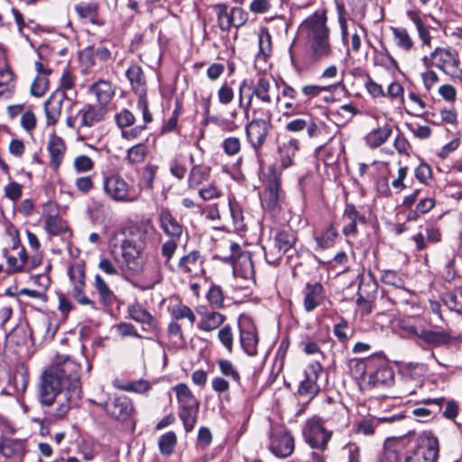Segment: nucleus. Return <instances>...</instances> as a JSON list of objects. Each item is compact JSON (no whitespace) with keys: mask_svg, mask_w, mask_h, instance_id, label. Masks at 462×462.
I'll return each mask as SVG.
<instances>
[{"mask_svg":"<svg viewBox=\"0 0 462 462\" xmlns=\"http://www.w3.org/2000/svg\"><path fill=\"white\" fill-rule=\"evenodd\" d=\"M92 91L95 93L100 106L106 105L112 99L115 90L110 82L99 80L92 86Z\"/></svg>","mask_w":462,"mask_h":462,"instance_id":"obj_55","label":"nucleus"},{"mask_svg":"<svg viewBox=\"0 0 462 462\" xmlns=\"http://www.w3.org/2000/svg\"><path fill=\"white\" fill-rule=\"evenodd\" d=\"M198 196L204 201H212L220 199L223 196V190L215 181L210 180L208 183L201 186L197 189Z\"/></svg>","mask_w":462,"mask_h":462,"instance_id":"obj_60","label":"nucleus"},{"mask_svg":"<svg viewBox=\"0 0 462 462\" xmlns=\"http://www.w3.org/2000/svg\"><path fill=\"white\" fill-rule=\"evenodd\" d=\"M304 204L318 199L321 193V180L319 174L308 171L299 180Z\"/></svg>","mask_w":462,"mask_h":462,"instance_id":"obj_23","label":"nucleus"},{"mask_svg":"<svg viewBox=\"0 0 462 462\" xmlns=\"http://www.w3.org/2000/svg\"><path fill=\"white\" fill-rule=\"evenodd\" d=\"M205 256L199 249H194L182 255L177 263V270L180 273L196 278L206 273L204 268Z\"/></svg>","mask_w":462,"mask_h":462,"instance_id":"obj_16","label":"nucleus"},{"mask_svg":"<svg viewBox=\"0 0 462 462\" xmlns=\"http://www.w3.org/2000/svg\"><path fill=\"white\" fill-rule=\"evenodd\" d=\"M228 248L230 254L227 255L214 254L213 259L219 260L223 263L232 265L236 268V264L243 262L247 264L250 271L253 273L254 263L248 252L242 250L241 245L236 242H229Z\"/></svg>","mask_w":462,"mask_h":462,"instance_id":"obj_27","label":"nucleus"},{"mask_svg":"<svg viewBox=\"0 0 462 462\" xmlns=\"http://www.w3.org/2000/svg\"><path fill=\"white\" fill-rule=\"evenodd\" d=\"M302 295L304 310L312 312L324 302L326 291L321 282H309L302 290Z\"/></svg>","mask_w":462,"mask_h":462,"instance_id":"obj_22","label":"nucleus"},{"mask_svg":"<svg viewBox=\"0 0 462 462\" xmlns=\"http://www.w3.org/2000/svg\"><path fill=\"white\" fill-rule=\"evenodd\" d=\"M421 61L427 69L436 67L452 78L457 76L460 66L458 51L450 47H436L430 55H425Z\"/></svg>","mask_w":462,"mask_h":462,"instance_id":"obj_8","label":"nucleus"},{"mask_svg":"<svg viewBox=\"0 0 462 462\" xmlns=\"http://www.w3.org/2000/svg\"><path fill=\"white\" fill-rule=\"evenodd\" d=\"M441 300L449 310L462 317V285L443 293Z\"/></svg>","mask_w":462,"mask_h":462,"instance_id":"obj_53","label":"nucleus"},{"mask_svg":"<svg viewBox=\"0 0 462 462\" xmlns=\"http://www.w3.org/2000/svg\"><path fill=\"white\" fill-rule=\"evenodd\" d=\"M94 286L99 294L100 303L105 307H110L113 302L114 293L101 275L96 274Z\"/></svg>","mask_w":462,"mask_h":462,"instance_id":"obj_62","label":"nucleus"},{"mask_svg":"<svg viewBox=\"0 0 462 462\" xmlns=\"http://www.w3.org/2000/svg\"><path fill=\"white\" fill-rule=\"evenodd\" d=\"M178 438L174 431L170 430L160 436L158 439V447L162 455L170 457L176 448Z\"/></svg>","mask_w":462,"mask_h":462,"instance_id":"obj_57","label":"nucleus"},{"mask_svg":"<svg viewBox=\"0 0 462 462\" xmlns=\"http://www.w3.org/2000/svg\"><path fill=\"white\" fill-rule=\"evenodd\" d=\"M69 276L73 285V296L81 304H88L90 300L82 295L85 285V272L80 263H74L69 269Z\"/></svg>","mask_w":462,"mask_h":462,"instance_id":"obj_33","label":"nucleus"},{"mask_svg":"<svg viewBox=\"0 0 462 462\" xmlns=\"http://www.w3.org/2000/svg\"><path fill=\"white\" fill-rule=\"evenodd\" d=\"M268 437V449L276 457L286 458L294 452V437L284 424L271 425Z\"/></svg>","mask_w":462,"mask_h":462,"instance_id":"obj_11","label":"nucleus"},{"mask_svg":"<svg viewBox=\"0 0 462 462\" xmlns=\"http://www.w3.org/2000/svg\"><path fill=\"white\" fill-rule=\"evenodd\" d=\"M339 238L337 217H333L322 230L316 233L314 236L318 247L322 250L332 248Z\"/></svg>","mask_w":462,"mask_h":462,"instance_id":"obj_28","label":"nucleus"},{"mask_svg":"<svg viewBox=\"0 0 462 462\" xmlns=\"http://www.w3.org/2000/svg\"><path fill=\"white\" fill-rule=\"evenodd\" d=\"M393 41L397 48L409 53L415 49V42L405 27H391Z\"/></svg>","mask_w":462,"mask_h":462,"instance_id":"obj_48","label":"nucleus"},{"mask_svg":"<svg viewBox=\"0 0 462 462\" xmlns=\"http://www.w3.org/2000/svg\"><path fill=\"white\" fill-rule=\"evenodd\" d=\"M374 64L383 68L386 70L400 69L399 63L396 59L391 54L385 44L381 42V50L374 48Z\"/></svg>","mask_w":462,"mask_h":462,"instance_id":"obj_42","label":"nucleus"},{"mask_svg":"<svg viewBox=\"0 0 462 462\" xmlns=\"http://www.w3.org/2000/svg\"><path fill=\"white\" fill-rule=\"evenodd\" d=\"M139 195L140 190L129 186L123 179L117 177V201L133 202Z\"/></svg>","mask_w":462,"mask_h":462,"instance_id":"obj_64","label":"nucleus"},{"mask_svg":"<svg viewBox=\"0 0 462 462\" xmlns=\"http://www.w3.org/2000/svg\"><path fill=\"white\" fill-rule=\"evenodd\" d=\"M406 15L409 20L413 23L418 37L421 42L422 46L430 47L432 43V36L430 31H437L428 23V16L422 14L419 10H408Z\"/></svg>","mask_w":462,"mask_h":462,"instance_id":"obj_24","label":"nucleus"},{"mask_svg":"<svg viewBox=\"0 0 462 462\" xmlns=\"http://www.w3.org/2000/svg\"><path fill=\"white\" fill-rule=\"evenodd\" d=\"M415 293L407 289L405 285L401 286V288L381 290V300L386 304L387 310L398 305L413 306L415 305Z\"/></svg>","mask_w":462,"mask_h":462,"instance_id":"obj_17","label":"nucleus"},{"mask_svg":"<svg viewBox=\"0 0 462 462\" xmlns=\"http://www.w3.org/2000/svg\"><path fill=\"white\" fill-rule=\"evenodd\" d=\"M211 9L217 16V25L224 32H230L229 6L226 3L209 5L207 10Z\"/></svg>","mask_w":462,"mask_h":462,"instance_id":"obj_52","label":"nucleus"},{"mask_svg":"<svg viewBox=\"0 0 462 462\" xmlns=\"http://www.w3.org/2000/svg\"><path fill=\"white\" fill-rule=\"evenodd\" d=\"M300 150V140L295 137L278 142L276 152L280 168L286 170L295 165V157Z\"/></svg>","mask_w":462,"mask_h":462,"instance_id":"obj_20","label":"nucleus"},{"mask_svg":"<svg viewBox=\"0 0 462 462\" xmlns=\"http://www.w3.org/2000/svg\"><path fill=\"white\" fill-rule=\"evenodd\" d=\"M445 397L427 398L420 402L424 405H435L436 409H429L427 407H418L412 410L411 413L418 418L420 422H428L435 419L442 410Z\"/></svg>","mask_w":462,"mask_h":462,"instance_id":"obj_34","label":"nucleus"},{"mask_svg":"<svg viewBox=\"0 0 462 462\" xmlns=\"http://www.w3.org/2000/svg\"><path fill=\"white\" fill-rule=\"evenodd\" d=\"M228 208L232 219V226L236 232L246 231L247 226L245 221L244 209L242 205L234 196L228 197Z\"/></svg>","mask_w":462,"mask_h":462,"instance_id":"obj_40","label":"nucleus"},{"mask_svg":"<svg viewBox=\"0 0 462 462\" xmlns=\"http://www.w3.org/2000/svg\"><path fill=\"white\" fill-rule=\"evenodd\" d=\"M190 168L187 178V189L197 190L212 179V167L205 163H195L194 156L189 155Z\"/></svg>","mask_w":462,"mask_h":462,"instance_id":"obj_18","label":"nucleus"},{"mask_svg":"<svg viewBox=\"0 0 462 462\" xmlns=\"http://www.w3.org/2000/svg\"><path fill=\"white\" fill-rule=\"evenodd\" d=\"M47 150L51 156V164L54 169H58L64 158L66 145L61 137L55 134L51 135L47 145Z\"/></svg>","mask_w":462,"mask_h":462,"instance_id":"obj_39","label":"nucleus"},{"mask_svg":"<svg viewBox=\"0 0 462 462\" xmlns=\"http://www.w3.org/2000/svg\"><path fill=\"white\" fill-rule=\"evenodd\" d=\"M439 454V441L431 432L394 438L385 448L389 462H437Z\"/></svg>","mask_w":462,"mask_h":462,"instance_id":"obj_2","label":"nucleus"},{"mask_svg":"<svg viewBox=\"0 0 462 462\" xmlns=\"http://www.w3.org/2000/svg\"><path fill=\"white\" fill-rule=\"evenodd\" d=\"M340 86H343V80H340L337 83L328 85V86H320L316 84H306L303 85L300 88V92L304 97L303 104H309L310 101L319 97L322 92H333Z\"/></svg>","mask_w":462,"mask_h":462,"instance_id":"obj_46","label":"nucleus"},{"mask_svg":"<svg viewBox=\"0 0 462 462\" xmlns=\"http://www.w3.org/2000/svg\"><path fill=\"white\" fill-rule=\"evenodd\" d=\"M281 84L282 87V90L281 93L282 97L284 98H288L290 100L288 102H285V104H284L285 112L283 113L284 116L289 117V116L298 114V112L300 108V103L293 102L297 99L299 94H298V91L285 80L282 79Z\"/></svg>","mask_w":462,"mask_h":462,"instance_id":"obj_44","label":"nucleus"},{"mask_svg":"<svg viewBox=\"0 0 462 462\" xmlns=\"http://www.w3.org/2000/svg\"><path fill=\"white\" fill-rule=\"evenodd\" d=\"M323 366L319 361L310 363L304 370V379L298 385L297 393L300 396L314 399L321 392V386L318 383Z\"/></svg>","mask_w":462,"mask_h":462,"instance_id":"obj_13","label":"nucleus"},{"mask_svg":"<svg viewBox=\"0 0 462 462\" xmlns=\"http://www.w3.org/2000/svg\"><path fill=\"white\" fill-rule=\"evenodd\" d=\"M176 393L179 408L193 407L194 405H200L199 401L195 397L192 391L184 383H180L172 387Z\"/></svg>","mask_w":462,"mask_h":462,"instance_id":"obj_49","label":"nucleus"},{"mask_svg":"<svg viewBox=\"0 0 462 462\" xmlns=\"http://www.w3.org/2000/svg\"><path fill=\"white\" fill-rule=\"evenodd\" d=\"M324 424L328 423L332 427H341L345 421L346 406L343 402L327 396L322 404Z\"/></svg>","mask_w":462,"mask_h":462,"instance_id":"obj_19","label":"nucleus"},{"mask_svg":"<svg viewBox=\"0 0 462 462\" xmlns=\"http://www.w3.org/2000/svg\"><path fill=\"white\" fill-rule=\"evenodd\" d=\"M200 405L179 408L178 416L186 433H190L198 422Z\"/></svg>","mask_w":462,"mask_h":462,"instance_id":"obj_50","label":"nucleus"},{"mask_svg":"<svg viewBox=\"0 0 462 462\" xmlns=\"http://www.w3.org/2000/svg\"><path fill=\"white\" fill-rule=\"evenodd\" d=\"M25 453V442L22 439H5L0 443V455L7 459L23 462Z\"/></svg>","mask_w":462,"mask_h":462,"instance_id":"obj_32","label":"nucleus"},{"mask_svg":"<svg viewBox=\"0 0 462 462\" xmlns=\"http://www.w3.org/2000/svg\"><path fill=\"white\" fill-rule=\"evenodd\" d=\"M332 342L333 339L331 338L328 329L325 332H317L314 337L306 335L300 343V346L306 355L312 356L316 354H322L320 345H326Z\"/></svg>","mask_w":462,"mask_h":462,"instance_id":"obj_30","label":"nucleus"},{"mask_svg":"<svg viewBox=\"0 0 462 462\" xmlns=\"http://www.w3.org/2000/svg\"><path fill=\"white\" fill-rule=\"evenodd\" d=\"M301 26L312 59L319 61L329 58L333 54V48L330 43V28L328 26V10H316L303 21Z\"/></svg>","mask_w":462,"mask_h":462,"instance_id":"obj_4","label":"nucleus"},{"mask_svg":"<svg viewBox=\"0 0 462 462\" xmlns=\"http://www.w3.org/2000/svg\"><path fill=\"white\" fill-rule=\"evenodd\" d=\"M393 134V127L390 124H384L370 131L365 136V144L370 148H377L385 143Z\"/></svg>","mask_w":462,"mask_h":462,"instance_id":"obj_38","label":"nucleus"},{"mask_svg":"<svg viewBox=\"0 0 462 462\" xmlns=\"http://www.w3.org/2000/svg\"><path fill=\"white\" fill-rule=\"evenodd\" d=\"M393 382L394 372L388 360L381 355H374L367 384L370 387L390 386Z\"/></svg>","mask_w":462,"mask_h":462,"instance_id":"obj_12","label":"nucleus"},{"mask_svg":"<svg viewBox=\"0 0 462 462\" xmlns=\"http://www.w3.org/2000/svg\"><path fill=\"white\" fill-rule=\"evenodd\" d=\"M239 339L241 347L249 356H255L258 354L259 336L258 330L253 319L242 316L238 322Z\"/></svg>","mask_w":462,"mask_h":462,"instance_id":"obj_14","label":"nucleus"},{"mask_svg":"<svg viewBox=\"0 0 462 462\" xmlns=\"http://www.w3.org/2000/svg\"><path fill=\"white\" fill-rule=\"evenodd\" d=\"M145 244H126L121 242V251L124 263L131 271H138L142 266L141 255Z\"/></svg>","mask_w":462,"mask_h":462,"instance_id":"obj_29","label":"nucleus"},{"mask_svg":"<svg viewBox=\"0 0 462 462\" xmlns=\"http://www.w3.org/2000/svg\"><path fill=\"white\" fill-rule=\"evenodd\" d=\"M125 76L136 95H146V80L140 66H130L125 71Z\"/></svg>","mask_w":462,"mask_h":462,"instance_id":"obj_41","label":"nucleus"},{"mask_svg":"<svg viewBox=\"0 0 462 462\" xmlns=\"http://www.w3.org/2000/svg\"><path fill=\"white\" fill-rule=\"evenodd\" d=\"M15 90L14 75L8 67L0 69V97L9 99Z\"/></svg>","mask_w":462,"mask_h":462,"instance_id":"obj_51","label":"nucleus"},{"mask_svg":"<svg viewBox=\"0 0 462 462\" xmlns=\"http://www.w3.org/2000/svg\"><path fill=\"white\" fill-rule=\"evenodd\" d=\"M259 51L255 56L256 60L266 61L272 54V36L267 28H263L258 34Z\"/></svg>","mask_w":462,"mask_h":462,"instance_id":"obj_56","label":"nucleus"},{"mask_svg":"<svg viewBox=\"0 0 462 462\" xmlns=\"http://www.w3.org/2000/svg\"><path fill=\"white\" fill-rule=\"evenodd\" d=\"M127 311L132 319L148 325L152 328H157V319L139 303L130 304L127 308Z\"/></svg>","mask_w":462,"mask_h":462,"instance_id":"obj_47","label":"nucleus"},{"mask_svg":"<svg viewBox=\"0 0 462 462\" xmlns=\"http://www.w3.org/2000/svg\"><path fill=\"white\" fill-rule=\"evenodd\" d=\"M374 356L364 359H354L351 361V372L364 381L368 380L370 367L373 365Z\"/></svg>","mask_w":462,"mask_h":462,"instance_id":"obj_63","label":"nucleus"},{"mask_svg":"<svg viewBox=\"0 0 462 462\" xmlns=\"http://www.w3.org/2000/svg\"><path fill=\"white\" fill-rule=\"evenodd\" d=\"M80 366L67 357L56 362L41 375L38 398L46 420H63L81 396Z\"/></svg>","mask_w":462,"mask_h":462,"instance_id":"obj_1","label":"nucleus"},{"mask_svg":"<svg viewBox=\"0 0 462 462\" xmlns=\"http://www.w3.org/2000/svg\"><path fill=\"white\" fill-rule=\"evenodd\" d=\"M159 227L168 236V240L161 246V254L164 258L165 266L171 268L173 258L182 236L184 226L177 219L168 207H161L158 212Z\"/></svg>","mask_w":462,"mask_h":462,"instance_id":"obj_7","label":"nucleus"},{"mask_svg":"<svg viewBox=\"0 0 462 462\" xmlns=\"http://www.w3.org/2000/svg\"><path fill=\"white\" fill-rule=\"evenodd\" d=\"M272 127L271 120L263 118H253L245 125L246 142L260 163L263 161V149Z\"/></svg>","mask_w":462,"mask_h":462,"instance_id":"obj_10","label":"nucleus"},{"mask_svg":"<svg viewBox=\"0 0 462 462\" xmlns=\"http://www.w3.org/2000/svg\"><path fill=\"white\" fill-rule=\"evenodd\" d=\"M171 300H175L176 301L175 303H171L168 306V311L172 319L177 321L182 319H187L190 324H194L196 321V315L193 310L189 306L183 304L179 296H173Z\"/></svg>","mask_w":462,"mask_h":462,"instance_id":"obj_43","label":"nucleus"},{"mask_svg":"<svg viewBox=\"0 0 462 462\" xmlns=\"http://www.w3.org/2000/svg\"><path fill=\"white\" fill-rule=\"evenodd\" d=\"M342 217L348 221L342 228V234L346 237H356L359 234L357 225L367 223L365 215L358 211L354 203H346Z\"/></svg>","mask_w":462,"mask_h":462,"instance_id":"obj_21","label":"nucleus"},{"mask_svg":"<svg viewBox=\"0 0 462 462\" xmlns=\"http://www.w3.org/2000/svg\"><path fill=\"white\" fill-rule=\"evenodd\" d=\"M66 103L68 107L72 106V100L66 97V93L56 91L45 102L44 110L48 125H55L59 120L63 103Z\"/></svg>","mask_w":462,"mask_h":462,"instance_id":"obj_25","label":"nucleus"},{"mask_svg":"<svg viewBox=\"0 0 462 462\" xmlns=\"http://www.w3.org/2000/svg\"><path fill=\"white\" fill-rule=\"evenodd\" d=\"M337 16L345 13L346 19L358 25L366 33V28L361 23L366 15L365 0H334Z\"/></svg>","mask_w":462,"mask_h":462,"instance_id":"obj_15","label":"nucleus"},{"mask_svg":"<svg viewBox=\"0 0 462 462\" xmlns=\"http://www.w3.org/2000/svg\"><path fill=\"white\" fill-rule=\"evenodd\" d=\"M272 77L265 73L257 75L256 80L253 79L252 94L258 100L264 104H271L273 101L271 96Z\"/></svg>","mask_w":462,"mask_h":462,"instance_id":"obj_35","label":"nucleus"},{"mask_svg":"<svg viewBox=\"0 0 462 462\" xmlns=\"http://www.w3.org/2000/svg\"><path fill=\"white\" fill-rule=\"evenodd\" d=\"M117 233H120L124 238L121 242L126 244H145L146 232L138 223L128 222L122 226Z\"/></svg>","mask_w":462,"mask_h":462,"instance_id":"obj_37","label":"nucleus"},{"mask_svg":"<svg viewBox=\"0 0 462 462\" xmlns=\"http://www.w3.org/2000/svg\"><path fill=\"white\" fill-rule=\"evenodd\" d=\"M285 201L286 191L282 188V173L273 165L268 169L260 194L261 207L265 214L274 217L282 211Z\"/></svg>","mask_w":462,"mask_h":462,"instance_id":"obj_6","label":"nucleus"},{"mask_svg":"<svg viewBox=\"0 0 462 462\" xmlns=\"http://www.w3.org/2000/svg\"><path fill=\"white\" fill-rule=\"evenodd\" d=\"M218 310H209L208 307H199L197 309L200 319L197 324V328L205 332L213 331L220 328L226 321V315L217 311Z\"/></svg>","mask_w":462,"mask_h":462,"instance_id":"obj_26","label":"nucleus"},{"mask_svg":"<svg viewBox=\"0 0 462 462\" xmlns=\"http://www.w3.org/2000/svg\"><path fill=\"white\" fill-rule=\"evenodd\" d=\"M117 420H122L126 427H133L134 421L131 418L134 411L132 401L126 396H117Z\"/></svg>","mask_w":462,"mask_h":462,"instance_id":"obj_54","label":"nucleus"},{"mask_svg":"<svg viewBox=\"0 0 462 462\" xmlns=\"http://www.w3.org/2000/svg\"><path fill=\"white\" fill-rule=\"evenodd\" d=\"M252 87L253 79H245L239 83L238 88V106L244 110L246 118L249 116L254 98Z\"/></svg>","mask_w":462,"mask_h":462,"instance_id":"obj_45","label":"nucleus"},{"mask_svg":"<svg viewBox=\"0 0 462 462\" xmlns=\"http://www.w3.org/2000/svg\"><path fill=\"white\" fill-rule=\"evenodd\" d=\"M332 436L333 431L325 427L323 420L318 415L308 419L302 427L303 439L312 449L327 450Z\"/></svg>","mask_w":462,"mask_h":462,"instance_id":"obj_9","label":"nucleus"},{"mask_svg":"<svg viewBox=\"0 0 462 462\" xmlns=\"http://www.w3.org/2000/svg\"><path fill=\"white\" fill-rule=\"evenodd\" d=\"M106 114L103 106H96L92 105H85L79 112V127H91L96 123L101 121Z\"/></svg>","mask_w":462,"mask_h":462,"instance_id":"obj_36","label":"nucleus"},{"mask_svg":"<svg viewBox=\"0 0 462 462\" xmlns=\"http://www.w3.org/2000/svg\"><path fill=\"white\" fill-rule=\"evenodd\" d=\"M419 164L413 169L414 178L424 186H429L433 179V171L430 165L420 156H418Z\"/></svg>","mask_w":462,"mask_h":462,"instance_id":"obj_58","label":"nucleus"},{"mask_svg":"<svg viewBox=\"0 0 462 462\" xmlns=\"http://www.w3.org/2000/svg\"><path fill=\"white\" fill-rule=\"evenodd\" d=\"M217 364L218 366V369L222 374L223 377L231 379L234 383H236L238 385H241L242 383V377L237 370V368L235 366V365L228 359H217Z\"/></svg>","mask_w":462,"mask_h":462,"instance_id":"obj_61","label":"nucleus"},{"mask_svg":"<svg viewBox=\"0 0 462 462\" xmlns=\"http://www.w3.org/2000/svg\"><path fill=\"white\" fill-rule=\"evenodd\" d=\"M399 329L404 337L420 340L425 347L435 348L448 346L456 340L449 330L435 329V327L425 326L419 317L402 319L398 323Z\"/></svg>","mask_w":462,"mask_h":462,"instance_id":"obj_5","label":"nucleus"},{"mask_svg":"<svg viewBox=\"0 0 462 462\" xmlns=\"http://www.w3.org/2000/svg\"><path fill=\"white\" fill-rule=\"evenodd\" d=\"M299 242L298 232L290 226H285L275 230L273 237V245L269 248L264 247V257L271 265L279 264L282 256L294 249V254L288 255V261L293 267V276H296L297 270L303 265L301 258L305 255V261L316 258L308 249L301 247L297 249Z\"/></svg>","mask_w":462,"mask_h":462,"instance_id":"obj_3","label":"nucleus"},{"mask_svg":"<svg viewBox=\"0 0 462 462\" xmlns=\"http://www.w3.org/2000/svg\"><path fill=\"white\" fill-rule=\"evenodd\" d=\"M380 281L389 288H401V286L405 285L406 277L404 273L399 271L384 269L381 271Z\"/></svg>","mask_w":462,"mask_h":462,"instance_id":"obj_59","label":"nucleus"},{"mask_svg":"<svg viewBox=\"0 0 462 462\" xmlns=\"http://www.w3.org/2000/svg\"><path fill=\"white\" fill-rule=\"evenodd\" d=\"M405 416L402 414H394L392 416L380 417L377 419H363L353 426V431L356 434H363L365 436H372L375 433L376 427L384 422H393L403 419Z\"/></svg>","mask_w":462,"mask_h":462,"instance_id":"obj_31","label":"nucleus"}]
</instances>
